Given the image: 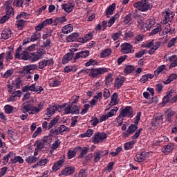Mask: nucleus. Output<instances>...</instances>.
Wrapping results in <instances>:
<instances>
[{
	"instance_id": "obj_31",
	"label": "nucleus",
	"mask_w": 177,
	"mask_h": 177,
	"mask_svg": "<svg viewBox=\"0 0 177 177\" xmlns=\"http://www.w3.org/2000/svg\"><path fill=\"white\" fill-rule=\"evenodd\" d=\"M136 142L135 140L129 141L124 145V150H132L133 149V146Z\"/></svg>"
},
{
	"instance_id": "obj_19",
	"label": "nucleus",
	"mask_w": 177,
	"mask_h": 177,
	"mask_svg": "<svg viewBox=\"0 0 177 177\" xmlns=\"http://www.w3.org/2000/svg\"><path fill=\"white\" fill-rule=\"evenodd\" d=\"M147 158V153L145 151L142 152L141 153L137 154L134 157V160L137 162H143V161H146Z\"/></svg>"
},
{
	"instance_id": "obj_57",
	"label": "nucleus",
	"mask_w": 177,
	"mask_h": 177,
	"mask_svg": "<svg viewBox=\"0 0 177 177\" xmlns=\"http://www.w3.org/2000/svg\"><path fill=\"white\" fill-rule=\"evenodd\" d=\"M24 23H26V21H24V19L18 20L17 24L18 30H23V27H24Z\"/></svg>"
},
{
	"instance_id": "obj_16",
	"label": "nucleus",
	"mask_w": 177,
	"mask_h": 177,
	"mask_svg": "<svg viewBox=\"0 0 177 177\" xmlns=\"http://www.w3.org/2000/svg\"><path fill=\"white\" fill-rule=\"evenodd\" d=\"M66 161V159L64 158H62L57 160L52 167V169L53 172H57L59 169L63 167L64 162Z\"/></svg>"
},
{
	"instance_id": "obj_39",
	"label": "nucleus",
	"mask_w": 177,
	"mask_h": 177,
	"mask_svg": "<svg viewBox=\"0 0 177 177\" xmlns=\"http://www.w3.org/2000/svg\"><path fill=\"white\" fill-rule=\"evenodd\" d=\"M4 8H6L7 15H8V16L13 13V8L12 7V6H10V4H9V1H6L4 3Z\"/></svg>"
},
{
	"instance_id": "obj_53",
	"label": "nucleus",
	"mask_w": 177,
	"mask_h": 177,
	"mask_svg": "<svg viewBox=\"0 0 177 177\" xmlns=\"http://www.w3.org/2000/svg\"><path fill=\"white\" fill-rule=\"evenodd\" d=\"M172 146L171 145H167L165 146L162 149V153H165V154H168V153H169L170 151H172Z\"/></svg>"
},
{
	"instance_id": "obj_55",
	"label": "nucleus",
	"mask_w": 177,
	"mask_h": 177,
	"mask_svg": "<svg viewBox=\"0 0 177 177\" xmlns=\"http://www.w3.org/2000/svg\"><path fill=\"white\" fill-rule=\"evenodd\" d=\"M117 111H118V108L115 107L114 109H111L107 114L108 117L110 118L111 117H114L115 114L117 113Z\"/></svg>"
},
{
	"instance_id": "obj_58",
	"label": "nucleus",
	"mask_w": 177,
	"mask_h": 177,
	"mask_svg": "<svg viewBox=\"0 0 177 177\" xmlns=\"http://www.w3.org/2000/svg\"><path fill=\"white\" fill-rule=\"evenodd\" d=\"M135 70V68L132 65L127 66L124 68V73L127 74H131V73Z\"/></svg>"
},
{
	"instance_id": "obj_11",
	"label": "nucleus",
	"mask_w": 177,
	"mask_h": 177,
	"mask_svg": "<svg viewBox=\"0 0 177 177\" xmlns=\"http://www.w3.org/2000/svg\"><path fill=\"white\" fill-rule=\"evenodd\" d=\"M120 114L124 118L128 117V118H132V117H133V109L131 106H126L121 110Z\"/></svg>"
},
{
	"instance_id": "obj_40",
	"label": "nucleus",
	"mask_w": 177,
	"mask_h": 177,
	"mask_svg": "<svg viewBox=\"0 0 177 177\" xmlns=\"http://www.w3.org/2000/svg\"><path fill=\"white\" fill-rule=\"evenodd\" d=\"M121 37H122V32L121 30H118L111 35V38L114 41H118Z\"/></svg>"
},
{
	"instance_id": "obj_14",
	"label": "nucleus",
	"mask_w": 177,
	"mask_h": 177,
	"mask_svg": "<svg viewBox=\"0 0 177 177\" xmlns=\"http://www.w3.org/2000/svg\"><path fill=\"white\" fill-rule=\"evenodd\" d=\"M165 60H167L171 62V63L169 65V68H174V67H177V56L171 55L168 57V55H165L164 57Z\"/></svg>"
},
{
	"instance_id": "obj_38",
	"label": "nucleus",
	"mask_w": 177,
	"mask_h": 177,
	"mask_svg": "<svg viewBox=\"0 0 177 177\" xmlns=\"http://www.w3.org/2000/svg\"><path fill=\"white\" fill-rule=\"evenodd\" d=\"M30 15L29 13L20 12V14H19L17 16V20H23V19H25V20H27L28 19H30Z\"/></svg>"
},
{
	"instance_id": "obj_12",
	"label": "nucleus",
	"mask_w": 177,
	"mask_h": 177,
	"mask_svg": "<svg viewBox=\"0 0 177 177\" xmlns=\"http://www.w3.org/2000/svg\"><path fill=\"white\" fill-rule=\"evenodd\" d=\"M107 154H109L108 150H97L93 154L94 162H98L102 157H104V156H107Z\"/></svg>"
},
{
	"instance_id": "obj_52",
	"label": "nucleus",
	"mask_w": 177,
	"mask_h": 177,
	"mask_svg": "<svg viewBox=\"0 0 177 177\" xmlns=\"http://www.w3.org/2000/svg\"><path fill=\"white\" fill-rule=\"evenodd\" d=\"M60 143H62V141L60 140L57 139V140H55L53 143L51 145L52 150H56L60 146Z\"/></svg>"
},
{
	"instance_id": "obj_34",
	"label": "nucleus",
	"mask_w": 177,
	"mask_h": 177,
	"mask_svg": "<svg viewBox=\"0 0 177 177\" xmlns=\"http://www.w3.org/2000/svg\"><path fill=\"white\" fill-rule=\"evenodd\" d=\"M177 78V75L176 73H171L168 78L164 82L165 85H168V84H171L172 81H175Z\"/></svg>"
},
{
	"instance_id": "obj_36",
	"label": "nucleus",
	"mask_w": 177,
	"mask_h": 177,
	"mask_svg": "<svg viewBox=\"0 0 177 177\" xmlns=\"http://www.w3.org/2000/svg\"><path fill=\"white\" fill-rule=\"evenodd\" d=\"M113 84V73H109L105 77V85L110 86Z\"/></svg>"
},
{
	"instance_id": "obj_49",
	"label": "nucleus",
	"mask_w": 177,
	"mask_h": 177,
	"mask_svg": "<svg viewBox=\"0 0 177 177\" xmlns=\"http://www.w3.org/2000/svg\"><path fill=\"white\" fill-rule=\"evenodd\" d=\"M66 17H62L60 18H56L54 21L55 25L57 26V24H62L66 21Z\"/></svg>"
},
{
	"instance_id": "obj_10",
	"label": "nucleus",
	"mask_w": 177,
	"mask_h": 177,
	"mask_svg": "<svg viewBox=\"0 0 177 177\" xmlns=\"http://www.w3.org/2000/svg\"><path fill=\"white\" fill-rule=\"evenodd\" d=\"M133 47L129 43H124L121 45V52L124 55L129 53H135V50L132 49Z\"/></svg>"
},
{
	"instance_id": "obj_51",
	"label": "nucleus",
	"mask_w": 177,
	"mask_h": 177,
	"mask_svg": "<svg viewBox=\"0 0 177 177\" xmlns=\"http://www.w3.org/2000/svg\"><path fill=\"white\" fill-rule=\"evenodd\" d=\"M89 151V148L88 147H83L82 152L80 153L79 156V158H84L85 156L88 153V151Z\"/></svg>"
},
{
	"instance_id": "obj_64",
	"label": "nucleus",
	"mask_w": 177,
	"mask_h": 177,
	"mask_svg": "<svg viewBox=\"0 0 177 177\" xmlns=\"http://www.w3.org/2000/svg\"><path fill=\"white\" fill-rule=\"evenodd\" d=\"M92 120L91 121V124L93 125V127H96V125H97V124H99V119H97V118H96V116H93L91 118Z\"/></svg>"
},
{
	"instance_id": "obj_62",
	"label": "nucleus",
	"mask_w": 177,
	"mask_h": 177,
	"mask_svg": "<svg viewBox=\"0 0 177 177\" xmlns=\"http://www.w3.org/2000/svg\"><path fill=\"white\" fill-rule=\"evenodd\" d=\"M142 131H143V129L140 128L138 130L136 131V132L134 133V135L131 137L133 140L138 139L139 136H140V133H142Z\"/></svg>"
},
{
	"instance_id": "obj_32",
	"label": "nucleus",
	"mask_w": 177,
	"mask_h": 177,
	"mask_svg": "<svg viewBox=\"0 0 177 177\" xmlns=\"http://www.w3.org/2000/svg\"><path fill=\"white\" fill-rule=\"evenodd\" d=\"M80 35L77 32L72 33L69 36L67 37L66 41L67 42H74V41L77 40V38Z\"/></svg>"
},
{
	"instance_id": "obj_41",
	"label": "nucleus",
	"mask_w": 177,
	"mask_h": 177,
	"mask_svg": "<svg viewBox=\"0 0 177 177\" xmlns=\"http://www.w3.org/2000/svg\"><path fill=\"white\" fill-rule=\"evenodd\" d=\"M62 33L63 34H69V32H71L73 31V26L71 24L66 25L62 28Z\"/></svg>"
},
{
	"instance_id": "obj_17",
	"label": "nucleus",
	"mask_w": 177,
	"mask_h": 177,
	"mask_svg": "<svg viewBox=\"0 0 177 177\" xmlns=\"http://www.w3.org/2000/svg\"><path fill=\"white\" fill-rule=\"evenodd\" d=\"M164 119L162 118V115H159L155 118H153L151 121V125L153 128H158L161 124H162Z\"/></svg>"
},
{
	"instance_id": "obj_60",
	"label": "nucleus",
	"mask_w": 177,
	"mask_h": 177,
	"mask_svg": "<svg viewBox=\"0 0 177 177\" xmlns=\"http://www.w3.org/2000/svg\"><path fill=\"white\" fill-rule=\"evenodd\" d=\"M77 154V152L74 150H69L68 151V159L71 160V158H74Z\"/></svg>"
},
{
	"instance_id": "obj_59",
	"label": "nucleus",
	"mask_w": 177,
	"mask_h": 177,
	"mask_svg": "<svg viewBox=\"0 0 177 177\" xmlns=\"http://www.w3.org/2000/svg\"><path fill=\"white\" fill-rule=\"evenodd\" d=\"M127 57H128L127 55H123L118 58V60H117L118 65L120 66L123 62H125V60H127Z\"/></svg>"
},
{
	"instance_id": "obj_56",
	"label": "nucleus",
	"mask_w": 177,
	"mask_h": 177,
	"mask_svg": "<svg viewBox=\"0 0 177 177\" xmlns=\"http://www.w3.org/2000/svg\"><path fill=\"white\" fill-rule=\"evenodd\" d=\"M80 49V44H73L71 46V53H73V52H77Z\"/></svg>"
},
{
	"instance_id": "obj_8",
	"label": "nucleus",
	"mask_w": 177,
	"mask_h": 177,
	"mask_svg": "<svg viewBox=\"0 0 177 177\" xmlns=\"http://www.w3.org/2000/svg\"><path fill=\"white\" fill-rule=\"evenodd\" d=\"M161 45V43L160 41H156L154 40H152L149 42H148L146 45L147 48H150V50L148 51L149 55H153L154 52L160 48V46Z\"/></svg>"
},
{
	"instance_id": "obj_63",
	"label": "nucleus",
	"mask_w": 177,
	"mask_h": 177,
	"mask_svg": "<svg viewBox=\"0 0 177 177\" xmlns=\"http://www.w3.org/2000/svg\"><path fill=\"white\" fill-rule=\"evenodd\" d=\"M14 71L13 69H9L4 74H3V77L4 78H9L13 74Z\"/></svg>"
},
{
	"instance_id": "obj_27",
	"label": "nucleus",
	"mask_w": 177,
	"mask_h": 177,
	"mask_svg": "<svg viewBox=\"0 0 177 177\" xmlns=\"http://www.w3.org/2000/svg\"><path fill=\"white\" fill-rule=\"evenodd\" d=\"M48 162H49V159L42 158L39 162H37V164L34 165L32 166V168H38V167H44V165H46Z\"/></svg>"
},
{
	"instance_id": "obj_42",
	"label": "nucleus",
	"mask_w": 177,
	"mask_h": 177,
	"mask_svg": "<svg viewBox=\"0 0 177 177\" xmlns=\"http://www.w3.org/2000/svg\"><path fill=\"white\" fill-rule=\"evenodd\" d=\"M118 19H120V14H116L113 17H112L109 22H108V27H111V26H113V24H114V23H115V20H117Z\"/></svg>"
},
{
	"instance_id": "obj_9",
	"label": "nucleus",
	"mask_w": 177,
	"mask_h": 177,
	"mask_svg": "<svg viewBox=\"0 0 177 177\" xmlns=\"http://www.w3.org/2000/svg\"><path fill=\"white\" fill-rule=\"evenodd\" d=\"M107 138V134L106 133H96L93 138V142L95 145L100 143Z\"/></svg>"
},
{
	"instance_id": "obj_22",
	"label": "nucleus",
	"mask_w": 177,
	"mask_h": 177,
	"mask_svg": "<svg viewBox=\"0 0 177 177\" xmlns=\"http://www.w3.org/2000/svg\"><path fill=\"white\" fill-rule=\"evenodd\" d=\"M89 56V51L86 50L79 53H77L75 55V60H78V59H85Z\"/></svg>"
},
{
	"instance_id": "obj_33",
	"label": "nucleus",
	"mask_w": 177,
	"mask_h": 177,
	"mask_svg": "<svg viewBox=\"0 0 177 177\" xmlns=\"http://www.w3.org/2000/svg\"><path fill=\"white\" fill-rule=\"evenodd\" d=\"M40 59L41 57L36 53H32L29 55V60L32 62H37V60H39Z\"/></svg>"
},
{
	"instance_id": "obj_37",
	"label": "nucleus",
	"mask_w": 177,
	"mask_h": 177,
	"mask_svg": "<svg viewBox=\"0 0 177 177\" xmlns=\"http://www.w3.org/2000/svg\"><path fill=\"white\" fill-rule=\"evenodd\" d=\"M25 161L27 162V164H34L35 162H37V161H38V158L32 156H30L26 157Z\"/></svg>"
},
{
	"instance_id": "obj_48",
	"label": "nucleus",
	"mask_w": 177,
	"mask_h": 177,
	"mask_svg": "<svg viewBox=\"0 0 177 177\" xmlns=\"http://www.w3.org/2000/svg\"><path fill=\"white\" fill-rule=\"evenodd\" d=\"M93 135V131L92 129H88L86 133L80 134V138H91Z\"/></svg>"
},
{
	"instance_id": "obj_35",
	"label": "nucleus",
	"mask_w": 177,
	"mask_h": 177,
	"mask_svg": "<svg viewBox=\"0 0 177 177\" xmlns=\"http://www.w3.org/2000/svg\"><path fill=\"white\" fill-rule=\"evenodd\" d=\"M20 96H21V91H15L11 94V96L8 98V102H13V100H15V97H20Z\"/></svg>"
},
{
	"instance_id": "obj_18",
	"label": "nucleus",
	"mask_w": 177,
	"mask_h": 177,
	"mask_svg": "<svg viewBox=\"0 0 177 177\" xmlns=\"http://www.w3.org/2000/svg\"><path fill=\"white\" fill-rule=\"evenodd\" d=\"M35 67V65H30L26 66L25 68V71L26 73V79L30 81L31 78H32V75H34V73L32 68Z\"/></svg>"
},
{
	"instance_id": "obj_24",
	"label": "nucleus",
	"mask_w": 177,
	"mask_h": 177,
	"mask_svg": "<svg viewBox=\"0 0 177 177\" xmlns=\"http://www.w3.org/2000/svg\"><path fill=\"white\" fill-rule=\"evenodd\" d=\"M63 132H70V128L66 127L64 124H62L55 131L56 135H62Z\"/></svg>"
},
{
	"instance_id": "obj_4",
	"label": "nucleus",
	"mask_w": 177,
	"mask_h": 177,
	"mask_svg": "<svg viewBox=\"0 0 177 177\" xmlns=\"http://www.w3.org/2000/svg\"><path fill=\"white\" fill-rule=\"evenodd\" d=\"M64 107H66V104L55 106L53 104L46 109V114L47 115V117H52V115L56 113V110L57 111H62Z\"/></svg>"
},
{
	"instance_id": "obj_21",
	"label": "nucleus",
	"mask_w": 177,
	"mask_h": 177,
	"mask_svg": "<svg viewBox=\"0 0 177 177\" xmlns=\"http://www.w3.org/2000/svg\"><path fill=\"white\" fill-rule=\"evenodd\" d=\"M124 81H125V77L122 76H118L115 80L114 88L116 89L121 88L122 86V84H124Z\"/></svg>"
},
{
	"instance_id": "obj_1",
	"label": "nucleus",
	"mask_w": 177,
	"mask_h": 177,
	"mask_svg": "<svg viewBox=\"0 0 177 177\" xmlns=\"http://www.w3.org/2000/svg\"><path fill=\"white\" fill-rule=\"evenodd\" d=\"M83 74L86 75H88L91 78H96L99 77V75H102V74H104L106 73H109V68H91V69H82L80 71L79 75Z\"/></svg>"
},
{
	"instance_id": "obj_26",
	"label": "nucleus",
	"mask_w": 177,
	"mask_h": 177,
	"mask_svg": "<svg viewBox=\"0 0 177 177\" xmlns=\"http://www.w3.org/2000/svg\"><path fill=\"white\" fill-rule=\"evenodd\" d=\"M74 53H68L66 54L62 59V64H67L73 59Z\"/></svg>"
},
{
	"instance_id": "obj_45",
	"label": "nucleus",
	"mask_w": 177,
	"mask_h": 177,
	"mask_svg": "<svg viewBox=\"0 0 177 177\" xmlns=\"http://www.w3.org/2000/svg\"><path fill=\"white\" fill-rule=\"evenodd\" d=\"M14 110H15V107L9 104H7L4 106V111L6 114H12Z\"/></svg>"
},
{
	"instance_id": "obj_20",
	"label": "nucleus",
	"mask_w": 177,
	"mask_h": 177,
	"mask_svg": "<svg viewBox=\"0 0 177 177\" xmlns=\"http://www.w3.org/2000/svg\"><path fill=\"white\" fill-rule=\"evenodd\" d=\"M74 6H75V3H74V2H69L63 4L62 9H64L66 13H71L72 10L74 9Z\"/></svg>"
},
{
	"instance_id": "obj_6",
	"label": "nucleus",
	"mask_w": 177,
	"mask_h": 177,
	"mask_svg": "<svg viewBox=\"0 0 177 177\" xmlns=\"http://www.w3.org/2000/svg\"><path fill=\"white\" fill-rule=\"evenodd\" d=\"M64 104L66 106V104ZM65 106L64 107V114H80V106H78V105L69 104L67 106Z\"/></svg>"
},
{
	"instance_id": "obj_2",
	"label": "nucleus",
	"mask_w": 177,
	"mask_h": 177,
	"mask_svg": "<svg viewBox=\"0 0 177 177\" xmlns=\"http://www.w3.org/2000/svg\"><path fill=\"white\" fill-rule=\"evenodd\" d=\"M24 109L26 113H28V114H38L40 111H42L44 110V103L40 102L37 104V107L35 106H30V104L28 102H26L24 104Z\"/></svg>"
},
{
	"instance_id": "obj_23",
	"label": "nucleus",
	"mask_w": 177,
	"mask_h": 177,
	"mask_svg": "<svg viewBox=\"0 0 177 177\" xmlns=\"http://www.w3.org/2000/svg\"><path fill=\"white\" fill-rule=\"evenodd\" d=\"M75 171V168L73 167H68L64 169L62 171L61 174L64 176H70V175H73V174H74Z\"/></svg>"
},
{
	"instance_id": "obj_5",
	"label": "nucleus",
	"mask_w": 177,
	"mask_h": 177,
	"mask_svg": "<svg viewBox=\"0 0 177 177\" xmlns=\"http://www.w3.org/2000/svg\"><path fill=\"white\" fill-rule=\"evenodd\" d=\"M15 57L21 60H30V53L22 51L21 47H19L16 50Z\"/></svg>"
},
{
	"instance_id": "obj_44",
	"label": "nucleus",
	"mask_w": 177,
	"mask_h": 177,
	"mask_svg": "<svg viewBox=\"0 0 177 177\" xmlns=\"http://www.w3.org/2000/svg\"><path fill=\"white\" fill-rule=\"evenodd\" d=\"M15 157V153L10 152L6 156H3V160L4 161V164H8L9 162V158L12 160V158Z\"/></svg>"
},
{
	"instance_id": "obj_7",
	"label": "nucleus",
	"mask_w": 177,
	"mask_h": 177,
	"mask_svg": "<svg viewBox=\"0 0 177 177\" xmlns=\"http://www.w3.org/2000/svg\"><path fill=\"white\" fill-rule=\"evenodd\" d=\"M163 16V24H167V26H169V24L171 23L172 20H174V17H175V12L169 10L165 11L162 12Z\"/></svg>"
},
{
	"instance_id": "obj_29",
	"label": "nucleus",
	"mask_w": 177,
	"mask_h": 177,
	"mask_svg": "<svg viewBox=\"0 0 177 177\" xmlns=\"http://www.w3.org/2000/svg\"><path fill=\"white\" fill-rule=\"evenodd\" d=\"M11 164H16L17 162H19V164H23L24 162V160H23V158L21 156H16L14 155V156L10 160Z\"/></svg>"
},
{
	"instance_id": "obj_47",
	"label": "nucleus",
	"mask_w": 177,
	"mask_h": 177,
	"mask_svg": "<svg viewBox=\"0 0 177 177\" xmlns=\"http://www.w3.org/2000/svg\"><path fill=\"white\" fill-rule=\"evenodd\" d=\"M153 26H154V21H153L151 19H148L145 24L144 27L146 28V30H150Z\"/></svg>"
},
{
	"instance_id": "obj_30",
	"label": "nucleus",
	"mask_w": 177,
	"mask_h": 177,
	"mask_svg": "<svg viewBox=\"0 0 177 177\" xmlns=\"http://www.w3.org/2000/svg\"><path fill=\"white\" fill-rule=\"evenodd\" d=\"M118 103V94L114 93L111 96V102L109 106H115Z\"/></svg>"
},
{
	"instance_id": "obj_25",
	"label": "nucleus",
	"mask_w": 177,
	"mask_h": 177,
	"mask_svg": "<svg viewBox=\"0 0 177 177\" xmlns=\"http://www.w3.org/2000/svg\"><path fill=\"white\" fill-rule=\"evenodd\" d=\"M12 37V30L9 28L4 29L1 32L2 39H8Z\"/></svg>"
},
{
	"instance_id": "obj_54",
	"label": "nucleus",
	"mask_w": 177,
	"mask_h": 177,
	"mask_svg": "<svg viewBox=\"0 0 177 177\" xmlns=\"http://www.w3.org/2000/svg\"><path fill=\"white\" fill-rule=\"evenodd\" d=\"M147 52L146 50H140L137 53L135 54V57L137 59H140V57H142Z\"/></svg>"
},
{
	"instance_id": "obj_50",
	"label": "nucleus",
	"mask_w": 177,
	"mask_h": 177,
	"mask_svg": "<svg viewBox=\"0 0 177 177\" xmlns=\"http://www.w3.org/2000/svg\"><path fill=\"white\" fill-rule=\"evenodd\" d=\"M59 122V118H55L53 120H50V122L48 124V129H51V128H53L56 124Z\"/></svg>"
},
{
	"instance_id": "obj_46",
	"label": "nucleus",
	"mask_w": 177,
	"mask_h": 177,
	"mask_svg": "<svg viewBox=\"0 0 177 177\" xmlns=\"http://www.w3.org/2000/svg\"><path fill=\"white\" fill-rule=\"evenodd\" d=\"M41 38V33L39 32H35L32 35L30 41L31 42H35V41H38Z\"/></svg>"
},
{
	"instance_id": "obj_43",
	"label": "nucleus",
	"mask_w": 177,
	"mask_h": 177,
	"mask_svg": "<svg viewBox=\"0 0 177 177\" xmlns=\"http://www.w3.org/2000/svg\"><path fill=\"white\" fill-rule=\"evenodd\" d=\"M111 55V49L107 48L105 50H103L100 53V57L104 58L110 56Z\"/></svg>"
},
{
	"instance_id": "obj_28",
	"label": "nucleus",
	"mask_w": 177,
	"mask_h": 177,
	"mask_svg": "<svg viewBox=\"0 0 177 177\" xmlns=\"http://www.w3.org/2000/svg\"><path fill=\"white\" fill-rule=\"evenodd\" d=\"M114 10H115V3H113L112 5L109 6V8L106 10V17H110L111 15L114 12Z\"/></svg>"
},
{
	"instance_id": "obj_13",
	"label": "nucleus",
	"mask_w": 177,
	"mask_h": 177,
	"mask_svg": "<svg viewBox=\"0 0 177 177\" xmlns=\"http://www.w3.org/2000/svg\"><path fill=\"white\" fill-rule=\"evenodd\" d=\"M138 129V124H131L127 129L126 131L122 133L123 138H128L131 136L132 133H135V131Z\"/></svg>"
},
{
	"instance_id": "obj_61",
	"label": "nucleus",
	"mask_w": 177,
	"mask_h": 177,
	"mask_svg": "<svg viewBox=\"0 0 177 177\" xmlns=\"http://www.w3.org/2000/svg\"><path fill=\"white\" fill-rule=\"evenodd\" d=\"M131 21H132V15L129 14L124 17V24H129Z\"/></svg>"
},
{
	"instance_id": "obj_3",
	"label": "nucleus",
	"mask_w": 177,
	"mask_h": 177,
	"mask_svg": "<svg viewBox=\"0 0 177 177\" xmlns=\"http://www.w3.org/2000/svg\"><path fill=\"white\" fill-rule=\"evenodd\" d=\"M133 6L140 12H147L153 8V3L149 0H141L134 3Z\"/></svg>"
},
{
	"instance_id": "obj_15",
	"label": "nucleus",
	"mask_w": 177,
	"mask_h": 177,
	"mask_svg": "<svg viewBox=\"0 0 177 177\" xmlns=\"http://www.w3.org/2000/svg\"><path fill=\"white\" fill-rule=\"evenodd\" d=\"M53 59H43L39 62V70H43V68H45L46 66H53Z\"/></svg>"
}]
</instances>
